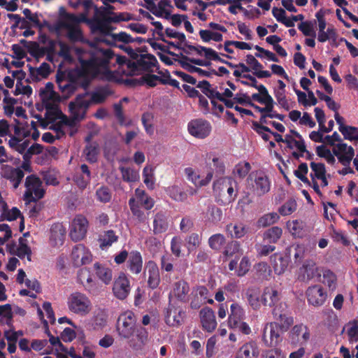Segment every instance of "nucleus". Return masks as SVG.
Returning <instances> with one entry per match:
<instances>
[{
  "label": "nucleus",
  "mask_w": 358,
  "mask_h": 358,
  "mask_svg": "<svg viewBox=\"0 0 358 358\" xmlns=\"http://www.w3.org/2000/svg\"><path fill=\"white\" fill-rule=\"evenodd\" d=\"M66 235V229L61 223L53 224L50 228V238L56 243H63Z\"/></svg>",
  "instance_id": "37"
},
{
  "label": "nucleus",
  "mask_w": 358,
  "mask_h": 358,
  "mask_svg": "<svg viewBox=\"0 0 358 358\" xmlns=\"http://www.w3.org/2000/svg\"><path fill=\"white\" fill-rule=\"evenodd\" d=\"M43 103L46 110L45 117L47 120L53 122L58 118L60 115H62L59 107L52 101H44Z\"/></svg>",
  "instance_id": "36"
},
{
  "label": "nucleus",
  "mask_w": 358,
  "mask_h": 358,
  "mask_svg": "<svg viewBox=\"0 0 358 358\" xmlns=\"http://www.w3.org/2000/svg\"><path fill=\"white\" fill-rule=\"evenodd\" d=\"M257 274L259 278L267 279L270 276L271 270L266 262H259L255 266Z\"/></svg>",
  "instance_id": "60"
},
{
  "label": "nucleus",
  "mask_w": 358,
  "mask_h": 358,
  "mask_svg": "<svg viewBox=\"0 0 358 358\" xmlns=\"http://www.w3.org/2000/svg\"><path fill=\"white\" fill-rule=\"evenodd\" d=\"M96 197L97 201L106 203L111 200L112 193L108 187L102 185L96 189Z\"/></svg>",
  "instance_id": "52"
},
{
  "label": "nucleus",
  "mask_w": 358,
  "mask_h": 358,
  "mask_svg": "<svg viewBox=\"0 0 358 358\" xmlns=\"http://www.w3.org/2000/svg\"><path fill=\"white\" fill-rule=\"evenodd\" d=\"M310 166L313 171L310 174L311 180L319 179L326 175L327 171L324 164L311 162Z\"/></svg>",
  "instance_id": "45"
},
{
  "label": "nucleus",
  "mask_w": 358,
  "mask_h": 358,
  "mask_svg": "<svg viewBox=\"0 0 358 358\" xmlns=\"http://www.w3.org/2000/svg\"><path fill=\"white\" fill-rule=\"evenodd\" d=\"M122 177L124 181L128 182H136L139 179L138 172L129 167L122 166L120 168Z\"/></svg>",
  "instance_id": "48"
},
{
  "label": "nucleus",
  "mask_w": 358,
  "mask_h": 358,
  "mask_svg": "<svg viewBox=\"0 0 358 358\" xmlns=\"http://www.w3.org/2000/svg\"><path fill=\"white\" fill-rule=\"evenodd\" d=\"M248 180L253 192L261 196L269 192L271 189V181L268 177L262 171L252 172L250 174Z\"/></svg>",
  "instance_id": "6"
},
{
  "label": "nucleus",
  "mask_w": 358,
  "mask_h": 358,
  "mask_svg": "<svg viewBox=\"0 0 358 358\" xmlns=\"http://www.w3.org/2000/svg\"><path fill=\"white\" fill-rule=\"evenodd\" d=\"M128 203L132 215L140 222H144L146 216L141 209V206L145 210H150L155 205V201L144 190L137 188L135 190V197L130 198Z\"/></svg>",
  "instance_id": "3"
},
{
  "label": "nucleus",
  "mask_w": 358,
  "mask_h": 358,
  "mask_svg": "<svg viewBox=\"0 0 358 358\" xmlns=\"http://www.w3.org/2000/svg\"><path fill=\"white\" fill-rule=\"evenodd\" d=\"M187 131L192 136L198 139H204L210 136L212 131V125L206 119L196 118L188 122Z\"/></svg>",
  "instance_id": "7"
},
{
  "label": "nucleus",
  "mask_w": 358,
  "mask_h": 358,
  "mask_svg": "<svg viewBox=\"0 0 358 358\" xmlns=\"http://www.w3.org/2000/svg\"><path fill=\"white\" fill-rule=\"evenodd\" d=\"M18 241L19 245L16 250V256L20 259H23L27 255V259L30 261L31 250V248L28 246L27 241L23 237H20Z\"/></svg>",
  "instance_id": "42"
},
{
  "label": "nucleus",
  "mask_w": 358,
  "mask_h": 358,
  "mask_svg": "<svg viewBox=\"0 0 358 358\" xmlns=\"http://www.w3.org/2000/svg\"><path fill=\"white\" fill-rule=\"evenodd\" d=\"M227 230L231 236L236 238H241L246 233V229L244 225L241 223L239 224H229L227 226Z\"/></svg>",
  "instance_id": "51"
},
{
  "label": "nucleus",
  "mask_w": 358,
  "mask_h": 358,
  "mask_svg": "<svg viewBox=\"0 0 358 358\" xmlns=\"http://www.w3.org/2000/svg\"><path fill=\"white\" fill-rule=\"evenodd\" d=\"M145 275H148V285L154 289L158 287L160 282V275L158 266L154 261H149L145 266Z\"/></svg>",
  "instance_id": "20"
},
{
  "label": "nucleus",
  "mask_w": 358,
  "mask_h": 358,
  "mask_svg": "<svg viewBox=\"0 0 358 358\" xmlns=\"http://www.w3.org/2000/svg\"><path fill=\"white\" fill-rule=\"evenodd\" d=\"M274 319L276 322L273 323L278 324L279 327L281 328V333L287 331L294 323L293 317L288 315L287 312L282 314L280 317H276Z\"/></svg>",
  "instance_id": "41"
},
{
  "label": "nucleus",
  "mask_w": 358,
  "mask_h": 358,
  "mask_svg": "<svg viewBox=\"0 0 358 358\" xmlns=\"http://www.w3.org/2000/svg\"><path fill=\"white\" fill-rule=\"evenodd\" d=\"M262 304L273 307L280 301V293L272 287H265L262 294Z\"/></svg>",
  "instance_id": "26"
},
{
  "label": "nucleus",
  "mask_w": 358,
  "mask_h": 358,
  "mask_svg": "<svg viewBox=\"0 0 358 358\" xmlns=\"http://www.w3.org/2000/svg\"><path fill=\"white\" fill-rule=\"evenodd\" d=\"M127 266L132 273L138 274L141 272L143 267V259L138 251L133 250L129 252Z\"/></svg>",
  "instance_id": "24"
},
{
  "label": "nucleus",
  "mask_w": 358,
  "mask_h": 358,
  "mask_svg": "<svg viewBox=\"0 0 358 358\" xmlns=\"http://www.w3.org/2000/svg\"><path fill=\"white\" fill-rule=\"evenodd\" d=\"M42 182L38 177L30 175L26 178V191L24 194V200L26 204L31 202L36 203L37 200L44 196L45 191L41 187Z\"/></svg>",
  "instance_id": "5"
},
{
  "label": "nucleus",
  "mask_w": 358,
  "mask_h": 358,
  "mask_svg": "<svg viewBox=\"0 0 358 358\" xmlns=\"http://www.w3.org/2000/svg\"><path fill=\"white\" fill-rule=\"evenodd\" d=\"M289 337L292 343L304 345L310 337L309 328L302 323L296 324L292 327L289 333Z\"/></svg>",
  "instance_id": "17"
},
{
  "label": "nucleus",
  "mask_w": 358,
  "mask_h": 358,
  "mask_svg": "<svg viewBox=\"0 0 358 358\" xmlns=\"http://www.w3.org/2000/svg\"><path fill=\"white\" fill-rule=\"evenodd\" d=\"M182 313L183 312L181 310L169 308L165 316L166 324L172 326L180 325L182 322Z\"/></svg>",
  "instance_id": "35"
},
{
  "label": "nucleus",
  "mask_w": 358,
  "mask_h": 358,
  "mask_svg": "<svg viewBox=\"0 0 358 358\" xmlns=\"http://www.w3.org/2000/svg\"><path fill=\"white\" fill-rule=\"evenodd\" d=\"M117 331L120 338L128 339L129 346L134 351L142 350L148 338V333L143 327L136 326V319L131 311L120 315L117 320Z\"/></svg>",
  "instance_id": "1"
},
{
  "label": "nucleus",
  "mask_w": 358,
  "mask_h": 358,
  "mask_svg": "<svg viewBox=\"0 0 358 358\" xmlns=\"http://www.w3.org/2000/svg\"><path fill=\"white\" fill-rule=\"evenodd\" d=\"M225 237L221 234H216L211 236L208 239V244L211 249L220 250L225 243Z\"/></svg>",
  "instance_id": "55"
},
{
  "label": "nucleus",
  "mask_w": 358,
  "mask_h": 358,
  "mask_svg": "<svg viewBox=\"0 0 358 358\" xmlns=\"http://www.w3.org/2000/svg\"><path fill=\"white\" fill-rule=\"evenodd\" d=\"M114 53L110 49L95 48L89 53L88 58H79L80 77L96 78L101 71L108 70Z\"/></svg>",
  "instance_id": "2"
},
{
  "label": "nucleus",
  "mask_w": 358,
  "mask_h": 358,
  "mask_svg": "<svg viewBox=\"0 0 358 358\" xmlns=\"http://www.w3.org/2000/svg\"><path fill=\"white\" fill-rule=\"evenodd\" d=\"M202 328L207 332H213L217 327L215 312L209 307L203 308L199 312Z\"/></svg>",
  "instance_id": "18"
},
{
  "label": "nucleus",
  "mask_w": 358,
  "mask_h": 358,
  "mask_svg": "<svg viewBox=\"0 0 358 358\" xmlns=\"http://www.w3.org/2000/svg\"><path fill=\"white\" fill-rule=\"evenodd\" d=\"M71 257L76 267L87 264L92 261L90 252L83 244H78L73 247Z\"/></svg>",
  "instance_id": "13"
},
{
  "label": "nucleus",
  "mask_w": 358,
  "mask_h": 358,
  "mask_svg": "<svg viewBox=\"0 0 358 358\" xmlns=\"http://www.w3.org/2000/svg\"><path fill=\"white\" fill-rule=\"evenodd\" d=\"M158 64L157 58L151 54H141L136 62L129 61L128 68L135 70L153 71V67Z\"/></svg>",
  "instance_id": "12"
},
{
  "label": "nucleus",
  "mask_w": 358,
  "mask_h": 358,
  "mask_svg": "<svg viewBox=\"0 0 358 358\" xmlns=\"http://www.w3.org/2000/svg\"><path fill=\"white\" fill-rule=\"evenodd\" d=\"M67 306L71 313L85 316L92 310V303L90 299L83 293L79 292H73L67 299Z\"/></svg>",
  "instance_id": "4"
},
{
  "label": "nucleus",
  "mask_w": 358,
  "mask_h": 358,
  "mask_svg": "<svg viewBox=\"0 0 358 358\" xmlns=\"http://www.w3.org/2000/svg\"><path fill=\"white\" fill-rule=\"evenodd\" d=\"M272 257L273 258V267L275 274L280 275L283 273L288 266L287 259L277 254H275Z\"/></svg>",
  "instance_id": "39"
},
{
  "label": "nucleus",
  "mask_w": 358,
  "mask_h": 358,
  "mask_svg": "<svg viewBox=\"0 0 358 358\" xmlns=\"http://www.w3.org/2000/svg\"><path fill=\"white\" fill-rule=\"evenodd\" d=\"M87 92L78 94L73 101L69 103V109L75 120H82L85 115L86 110L92 103L91 100L87 101L85 97Z\"/></svg>",
  "instance_id": "11"
},
{
  "label": "nucleus",
  "mask_w": 358,
  "mask_h": 358,
  "mask_svg": "<svg viewBox=\"0 0 358 358\" xmlns=\"http://www.w3.org/2000/svg\"><path fill=\"white\" fill-rule=\"evenodd\" d=\"M282 334L278 324L267 323L263 330L262 341L268 347H275L282 341Z\"/></svg>",
  "instance_id": "10"
},
{
  "label": "nucleus",
  "mask_w": 358,
  "mask_h": 358,
  "mask_svg": "<svg viewBox=\"0 0 358 358\" xmlns=\"http://www.w3.org/2000/svg\"><path fill=\"white\" fill-rule=\"evenodd\" d=\"M94 268L96 271V275L100 280L106 285H109L113 279V271L110 268L98 262L94 264Z\"/></svg>",
  "instance_id": "31"
},
{
  "label": "nucleus",
  "mask_w": 358,
  "mask_h": 358,
  "mask_svg": "<svg viewBox=\"0 0 358 358\" xmlns=\"http://www.w3.org/2000/svg\"><path fill=\"white\" fill-rule=\"evenodd\" d=\"M196 190L192 188L184 191L182 188L177 185L169 187L167 189V193L173 200L176 201H184L187 200L188 195H193Z\"/></svg>",
  "instance_id": "27"
},
{
  "label": "nucleus",
  "mask_w": 358,
  "mask_h": 358,
  "mask_svg": "<svg viewBox=\"0 0 358 358\" xmlns=\"http://www.w3.org/2000/svg\"><path fill=\"white\" fill-rule=\"evenodd\" d=\"M154 116L151 113L146 112L142 115L141 121L146 133L149 135L154 134V126L152 124Z\"/></svg>",
  "instance_id": "56"
},
{
  "label": "nucleus",
  "mask_w": 358,
  "mask_h": 358,
  "mask_svg": "<svg viewBox=\"0 0 358 358\" xmlns=\"http://www.w3.org/2000/svg\"><path fill=\"white\" fill-rule=\"evenodd\" d=\"M78 280L87 291L91 292L94 289L95 283L89 268L86 267L80 268L78 272Z\"/></svg>",
  "instance_id": "25"
},
{
  "label": "nucleus",
  "mask_w": 358,
  "mask_h": 358,
  "mask_svg": "<svg viewBox=\"0 0 358 358\" xmlns=\"http://www.w3.org/2000/svg\"><path fill=\"white\" fill-rule=\"evenodd\" d=\"M40 96L43 102L54 100L56 97V92L54 91L53 83L51 82L47 83L45 87L40 90Z\"/></svg>",
  "instance_id": "50"
},
{
  "label": "nucleus",
  "mask_w": 358,
  "mask_h": 358,
  "mask_svg": "<svg viewBox=\"0 0 358 358\" xmlns=\"http://www.w3.org/2000/svg\"><path fill=\"white\" fill-rule=\"evenodd\" d=\"M158 80L162 85H169L176 88L180 89L179 82L176 79H173L169 71L166 69L164 71H159Z\"/></svg>",
  "instance_id": "46"
},
{
  "label": "nucleus",
  "mask_w": 358,
  "mask_h": 358,
  "mask_svg": "<svg viewBox=\"0 0 358 358\" xmlns=\"http://www.w3.org/2000/svg\"><path fill=\"white\" fill-rule=\"evenodd\" d=\"M262 293L259 287L252 286L245 290V299L253 310H259L262 304Z\"/></svg>",
  "instance_id": "21"
},
{
  "label": "nucleus",
  "mask_w": 358,
  "mask_h": 358,
  "mask_svg": "<svg viewBox=\"0 0 358 358\" xmlns=\"http://www.w3.org/2000/svg\"><path fill=\"white\" fill-rule=\"evenodd\" d=\"M131 290L130 282L124 273H121L113 283V292L116 298L125 299Z\"/></svg>",
  "instance_id": "16"
},
{
  "label": "nucleus",
  "mask_w": 358,
  "mask_h": 358,
  "mask_svg": "<svg viewBox=\"0 0 358 358\" xmlns=\"http://www.w3.org/2000/svg\"><path fill=\"white\" fill-rule=\"evenodd\" d=\"M84 153L86 156V159L90 163L96 162L98 155V147L95 143H91L86 145Z\"/></svg>",
  "instance_id": "58"
},
{
  "label": "nucleus",
  "mask_w": 358,
  "mask_h": 358,
  "mask_svg": "<svg viewBox=\"0 0 358 358\" xmlns=\"http://www.w3.org/2000/svg\"><path fill=\"white\" fill-rule=\"evenodd\" d=\"M57 83L61 92L66 97H69L73 94L77 90L78 83L73 80H66L60 78L59 76L57 78Z\"/></svg>",
  "instance_id": "30"
},
{
  "label": "nucleus",
  "mask_w": 358,
  "mask_h": 358,
  "mask_svg": "<svg viewBox=\"0 0 358 358\" xmlns=\"http://www.w3.org/2000/svg\"><path fill=\"white\" fill-rule=\"evenodd\" d=\"M280 219V216L277 213H269L264 215L257 220V227H266L275 224Z\"/></svg>",
  "instance_id": "43"
},
{
  "label": "nucleus",
  "mask_w": 358,
  "mask_h": 358,
  "mask_svg": "<svg viewBox=\"0 0 358 358\" xmlns=\"http://www.w3.org/2000/svg\"><path fill=\"white\" fill-rule=\"evenodd\" d=\"M252 128L265 141H268L270 139L268 134L264 133L268 132L271 134V129L265 125L259 124L257 122L253 121L252 123Z\"/></svg>",
  "instance_id": "59"
},
{
  "label": "nucleus",
  "mask_w": 358,
  "mask_h": 358,
  "mask_svg": "<svg viewBox=\"0 0 358 358\" xmlns=\"http://www.w3.org/2000/svg\"><path fill=\"white\" fill-rule=\"evenodd\" d=\"M1 176L8 180L14 189H17L24 176V171L20 168H13L11 166L6 165L2 168Z\"/></svg>",
  "instance_id": "19"
},
{
  "label": "nucleus",
  "mask_w": 358,
  "mask_h": 358,
  "mask_svg": "<svg viewBox=\"0 0 358 358\" xmlns=\"http://www.w3.org/2000/svg\"><path fill=\"white\" fill-rule=\"evenodd\" d=\"M210 296V292L206 286L196 285L194 287L190 294V308L197 310L206 303L213 304L214 301L209 298Z\"/></svg>",
  "instance_id": "8"
},
{
  "label": "nucleus",
  "mask_w": 358,
  "mask_h": 358,
  "mask_svg": "<svg viewBox=\"0 0 358 358\" xmlns=\"http://www.w3.org/2000/svg\"><path fill=\"white\" fill-rule=\"evenodd\" d=\"M240 250V244L236 241L229 242L223 251V255L225 257H231L234 255L238 253Z\"/></svg>",
  "instance_id": "64"
},
{
  "label": "nucleus",
  "mask_w": 358,
  "mask_h": 358,
  "mask_svg": "<svg viewBox=\"0 0 358 358\" xmlns=\"http://www.w3.org/2000/svg\"><path fill=\"white\" fill-rule=\"evenodd\" d=\"M308 172V167L306 163L303 162L299 164L298 169L294 171V176L301 180L306 185L310 186L311 185L310 180L306 177Z\"/></svg>",
  "instance_id": "54"
},
{
  "label": "nucleus",
  "mask_w": 358,
  "mask_h": 358,
  "mask_svg": "<svg viewBox=\"0 0 358 358\" xmlns=\"http://www.w3.org/2000/svg\"><path fill=\"white\" fill-rule=\"evenodd\" d=\"M306 294L308 303L315 307L322 306L327 296L324 288L319 285L309 287Z\"/></svg>",
  "instance_id": "14"
},
{
  "label": "nucleus",
  "mask_w": 358,
  "mask_h": 358,
  "mask_svg": "<svg viewBox=\"0 0 358 358\" xmlns=\"http://www.w3.org/2000/svg\"><path fill=\"white\" fill-rule=\"evenodd\" d=\"M337 36L336 29L333 26H331L327 28V31H319L317 40L321 43H324L329 40H332L333 42H335L337 39Z\"/></svg>",
  "instance_id": "47"
},
{
  "label": "nucleus",
  "mask_w": 358,
  "mask_h": 358,
  "mask_svg": "<svg viewBox=\"0 0 358 358\" xmlns=\"http://www.w3.org/2000/svg\"><path fill=\"white\" fill-rule=\"evenodd\" d=\"M259 355L258 348L253 342L245 343L238 350L236 358H257Z\"/></svg>",
  "instance_id": "29"
},
{
  "label": "nucleus",
  "mask_w": 358,
  "mask_h": 358,
  "mask_svg": "<svg viewBox=\"0 0 358 358\" xmlns=\"http://www.w3.org/2000/svg\"><path fill=\"white\" fill-rule=\"evenodd\" d=\"M113 22L111 16H108L104 13L102 14V17H98L93 20L92 22V28L93 31H96L104 35H110L113 28L110 24Z\"/></svg>",
  "instance_id": "22"
},
{
  "label": "nucleus",
  "mask_w": 358,
  "mask_h": 358,
  "mask_svg": "<svg viewBox=\"0 0 358 358\" xmlns=\"http://www.w3.org/2000/svg\"><path fill=\"white\" fill-rule=\"evenodd\" d=\"M244 316V310L236 303H234L230 306V315L229 316V325H235L237 321L243 320Z\"/></svg>",
  "instance_id": "38"
},
{
  "label": "nucleus",
  "mask_w": 358,
  "mask_h": 358,
  "mask_svg": "<svg viewBox=\"0 0 358 358\" xmlns=\"http://www.w3.org/2000/svg\"><path fill=\"white\" fill-rule=\"evenodd\" d=\"M169 227V222L166 215L163 212L157 213L153 220V233L160 234L165 232Z\"/></svg>",
  "instance_id": "28"
},
{
  "label": "nucleus",
  "mask_w": 358,
  "mask_h": 358,
  "mask_svg": "<svg viewBox=\"0 0 358 358\" xmlns=\"http://www.w3.org/2000/svg\"><path fill=\"white\" fill-rule=\"evenodd\" d=\"M117 239L118 237L115 235L113 230H108L99 238L100 248L103 249L104 248L109 247L113 243L116 242Z\"/></svg>",
  "instance_id": "44"
},
{
  "label": "nucleus",
  "mask_w": 358,
  "mask_h": 358,
  "mask_svg": "<svg viewBox=\"0 0 358 358\" xmlns=\"http://www.w3.org/2000/svg\"><path fill=\"white\" fill-rule=\"evenodd\" d=\"M221 191L227 193V196L225 198V203H231L234 201L237 195V192L234 189L233 186V182L231 180H223L221 183Z\"/></svg>",
  "instance_id": "40"
},
{
  "label": "nucleus",
  "mask_w": 358,
  "mask_h": 358,
  "mask_svg": "<svg viewBox=\"0 0 358 358\" xmlns=\"http://www.w3.org/2000/svg\"><path fill=\"white\" fill-rule=\"evenodd\" d=\"M187 244V250L191 252L198 248L201 241V237L196 233H192L185 239Z\"/></svg>",
  "instance_id": "61"
},
{
  "label": "nucleus",
  "mask_w": 358,
  "mask_h": 358,
  "mask_svg": "<svg viewBox=\"0 0 358 358\" xmlns=\"http://www.w3.org/2000/svg\"><path fill=\"white\" fill-rule=\"evenodd\" d=\"M113 94V91L108 86H103L99 88L96 91L92 93V103H102L110 95Z\"/></svg>",
  "instance_id": "33"
},
{
  "label": "nucleus",
  "mask_w": 358,
  "mask_h": 358,
  "mask_svg": "<svg viewBox=\"0 0 358 358\" xmlns=\"http://www.w3.org/2000/svg\"><path fill=\"white\" fill-rule=\"evenodd\" d=\"M178 64L180 65V66L187 71L190 73H197L200 76L203 77H210L211 73L209 71L203 70L199 67H196L195 66L192 65L189 62H186L185 61H178Z\"/></svg>",
  "instance_id": "49"
},
{
  "label": "nucleus",
  "mask_w": 358,
  "mask_h": 358,
  "mask_svg": "<svg viewBox=\"0 0 358 358\" xmlns=\"http://www.w3.org/2000/svg\"><path fill=\"white\" fill-rule=\"evenodd\" d=\"M282 234V229L279 227H272L266 230L263 234V239L268 243H276Z\"/></svg>",
  "instance_id": "34"
},
{
  "label": "nucleus",
  "mask_w": 358,
  "mask_h": 358,
  "mask_svg": "<svg viewBox=\"0 0 358 358\" xmlns=\"http://www.w3.org/2000/svg\"><path fill=\"white\" fill-rule=\"evenodd\" d=\"M203 217L206 222L216 224L221 221L222 218V210L215 205L210 204L204 213Z\"/></svg>",
  "instance_id": "32"
},
{
  "label": "nucleus",
  "mask_w": 358,
  "mask_h": 358,
  "mask_svg": "<svg viewBox=\"0 0 358 358\" xmlns=\"http://www.w3.org/2000/svg\"><path fill=\"white\" fill-rule=\"evenodd\" d=\"M342 132L343 137L349 141H358V127L353 126H348L347 127H342Z\"/></svg>",
  "instance_id": "63"
},
{
  "label": "nucleus",
  "mask_w": 358,
  "mask_h": 358,
  "mask_svg": "<svg viewBox=\"0 0 358 358\" xmlns=\"http://www.w3.org/2000/svg\"><path fill=\"white\" fill-rule=\"evenodd\" d=\"M189 285L183 280H178L173 284L172 295L179 301L187 303L189 298Z\"/></svg>",
  "instance_id": "23"
},
{
  "label": "nucleus",
  "mask_w": 358,
  "mask_h": 358,
  "mask_svg": "<svg viewBox=\"0 0 358 358\" xmlns=\"http://www.w3.org/2000/svg\"><path fill=\"white\" fill-rule=\"evenodd\" d=\"M184 172L187 179L193 182L196 186L201 187L206 185V182H203V180H201L200 176L197 174L192 168H185Z\"/></svg>",
  "instance_id": "53"
},
{
  "label": "nucleus",
  "mask_w": 358,
  "mask_h": 358,
  "mask_svg": "<svg viewBox=\"0 0 358 358\" xmlns=\"http://www.w3.org/2000/svg\"><path fill=\"white\" fill-rule=\"evenodd\" d=\"M29 73L31 77H35L36 74L41 76L43 78H47L50 73V66L46 62L42 63L36 69L29 66Z\"/></svg>",
  "instance_id": "57"
},
{
  "label": "nucleus",
  "mask_w": 358,
  "mask_h": 358,
  "mask_svg": "<svg viewBox=\"0 0 358 358\" xmlns=\"http://www.w3.org/2000/svg\"><path fill=\"white\" fill-rule=\"evenodd\" d=\"M333 153L337 157L339 162L344 166H350L355 156V150L345 143H339L333 149Z\"/></svg>",
  "instance_id": "15"
},
{
  "label": "nucleus",
  "mask_w": 358,
  "mask_h": 358,
  "mask_svg": "<svg viewBox=\"0 0 358 358\" xmlns=\"http://www.w3.org/2000/svg\"><path fill=\"white\" fill-rule=\"evenodd\" d=\"M107 323V317L103 312L97 313L92 320L94 329H100L104 327Z\"/></svg>",
  "instance_id": "62"
},
{
  "label": "nucleus",
  "mask_w": 358,
  "mask_h": 358,
  "mask_svg": "<svg viewBox=\"0 0 358 358\" xmlns=\"http://www.w3.org/2000/svg\"><path fill=\"white\" fill-rule=\"evenodd\" d=\"M89 227L87 219L83 215H77L72 220L70 227V237L75 241L83 239L87 234Z\"/></svg>",
  "instance_id": "9"
}]
</instances>
